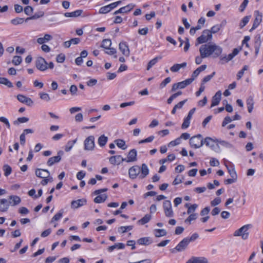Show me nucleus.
Wrapping results in <instances>:
<instances>
[{"label": "nucleus", "instance_id": "338daca9", "mask_svg": "<svg viewBox=\"0 0 263 263\" xmlns=\"http://www.w3.org/2000/svg\"><path fill=\"white\" fill-rule=\"evenodd\" d=\"M210 164L212 166H216L219 165V162L217 159L213 158L211 159L210 161Z\"/></svg>", "mask_w": 263, "mask_h": 263}, {"label": "nucleus", "instance_id": "c03bdc74", "mask_svg": "<svg viewBox=\"0 0 263 263\" xmlns=\"http://www.w3.org/2000/svg\"><path fill=\"white\" fill-rule=\"evenodd\" d=\"M135 5L133 4H129L125 7H122L121 9L123 10L122 12L123 13H127L129 12L132 9L134 8Z\"/></svg>", "mask_w": 263, "mask_h": 263}, {"label": "nucleus", "instance_id": "4be33fe9", "mask_svg": "<svg viewBox=\"0 0 263 263\" xmlns=\"http://www.w3.org/2000/svg\"><path fill=\"white\" fill-rule=\"evenodd\" d=\"M152 242H153L152 239L149 237H142V238L139 239L137 240V243L139 245H145V246L149 245L151 244Z\"/></svg>", "mask_w": 263, "mask_h": 263}, {"label": "nucleus", "instance_id": "a211bd4d", "mask_svg": "<svg viewBox=\"0 0 263 263\" xmlns=\"http://www.w3.org/2000/svg\"><path fill=\"white\" fill-rule=\"evenodd\" d=\"M35 175L37 177L41 178H48L50 175V173L47 170L37 168L35 170Z\"/></svg>", "mask_w": 263, "mask_h": 263}, {"label": "nucleus", "instance_id": "39448f33", "mask_svg": "<svg viewBox=\"0 0 263 263\" xmlns=\"http://www.w3.org/2000/svg\"><path fill=\"white\" fill-rule=\"evenodd\" d=\"M217 140H214L210 137H206L204 140V143L215 152H220V147Z\"/></svg>", "mask_w": 263, "mask_h": 263}, {"label": "nucleus", "instance_id": "bf43d9fd", "mask_svg": "<svg viewBox=\"0 0 263 263\" xmlns=\"http://www.w3.org/2000/svg\"><path fill=\"white\" fill-rule=\"evenodd\" d=\"M217 141L219 142V144L226 147L231 148L232 147V144L227 141L222 140H217Z\"/></svg>", "mask_w": 263, "mask_h": 263}, {"label": "nucleus", "instance_id": "e2e57ef3", "mask_svg": "<svg viewBox=\"0 0 263 263\" xmlns=\"http://www.w3.org/2000/svg\"><path fill=\"white\" fill-rule=\"evenodd\" d=\"M232 121V119L229 116H227L224 118L222 123V126L224 127L227 124L231 122Z\"/></svg>", "mask_w": 263, "mask_h": 263}, {"label": "nucleus", "instance_id": "20e7f679", "mask_svg": "<svg viewBox=\"0 0 263 263\" xmlns=\"http://www.w3.org/2000/svg\"><path fill=\"white\" fill-rule=\"evenodd\" d=\"M212 38V35L210 31L208 29L204 30L202 34L197 39L195 45L198 46L199 44L206 43L211 40Z\"/></svg>", "mask_w": 263, "mask_h": 263}, {"label": "nucleus", "instance_id": "aec40b11", "mask_svg": "<svg viewBox=\"0 0 263 263\" xmlns=\"http://www.w3.org/2000/svg\"><path fill=\"white\" fill-rule=\"evenodd\" d=\"M221 91H218L213 97L211 107H214L218 105L221 100Z\"/></svg>", "mask_w": 263, "mask_h": 263}, {"label": "nucleus", "instance_id": "8fccbe9b", "mask_svg": "<svg viewBox=\"0 0 263 263\" xmlns=\"http://www.w3.org/2000/svg\"><path fill=\"white\" fill-rule=\"evenodd\" d=\"M110 11V10L108 5H106L104 7H102L99 10V13L100 14H105Z\"/></svg>", "mask_w": 263, "mask_h": 263}, {"label": "nucleus", "instance_id": "13d9d810", "mask_svg": "<svg viewBox=\"0 0 263 263\" xmlns=\"http://www.w3.org/2000/svg\"><path fill=\"white\" fill-rule=\"evenodd\" d=\"M63 211H60L59 213H57L52 218L51 222L53 221L59 220L62 216Z\"/></svg>", "mask_w": 263, "mask_h": 263}, {"label": "nucleus", "instance_id": "7ed1b4c3", "mask_svg": "<svg viewBox=\"0 0 263 263\" xmlns=\"http://www.w3.org/2000/svg\"><path fill=\"white\" fill-rule=\"evenodd\" d=\"M204 141L201 134L194 136L190 139V144L192 147L194 148L201 147Z\"/></svg>", "mask_w": 263, "mask_h": 263}, {"label": "nucleus", "instance_id": "f8f14e48", "mask_svg": "<svg viewBox=\"0 0 263 263\" xmlns=\"http://www.w3.org/2000/svg\"><path fill=\"white\" fill-rule=\"evenodd\" d=\"M137 151L135 149H131L129 152L127 158H124L125 160L124 161L126 162L136 161L137 160Z\"/></svg>", "mask_w": 263, "mask_h": 263}, {"label": "nucleus", "instance_id": "ea45409f", "mask_svg": "<svg viewBox=\"0 0 263 263\" xmlns=\"http://www.w3.org/2000/svg\"><path fill=\"white\" fill-rule=\"evenodd\" d=\"M195 78L194 77H191V78L187 79L183 81H182V88H183L187 86V85L191 84L193 81L195 80Z\"/></svg>", "mask_w": 263, "mask_h": 263}, {"label": "nucleus", "instance_id": "9d476101", "mask_svg": "<svg viewBox=\"0 0 263 263\" xmlns=\"http://www.w3.org/2000/svg\"><path fill=\"white\" fill-rule=\"evenodd\" d=\"M163 209L165 215L167 217H172L173 215V212L172 209L171 202L169 200H165L163 202Z\"/></svg>", "mask_w": 263, "mask_h": 263}, {"label": "nucleus", "instance_id": "9b49d317", "mask_svg": "<svg viewBox=\"0 0 263 263\" xmlns=\"http://www.w3.org/2000/svg\"><path fill=\"white\" fill-rule=\"evenodd\" d=\"M255 13L256 14V17L254 21L252 27L250 29V32L256 29L260 24L262 20V14L261 13L258 11H255Z\"/></svg>", "mask_w": 263, "mask_h": 263}, {"label": "nucleus", "instance_id": "cd10ccee", "mask_svg": "<svg viewBox=\"0 0 263 263\" xmlns=\"http://www.w3.org/2000/svg\"><path fill=\"white\" fill-rule=\"evenodd\" d=\"M206 68V65H202L197 68L193 73L192 74V77H194V78H196L198 74L200 73V72L204 70Z\"/></svg>", "mask_w": 263, "mask_h": 263}, {"label": "nucleus", "instance_id": "5fc2aeb1", "mask_svg": "<svg viewBox=\"0 0 263 263\" xmlns=\"http://www.w3.org/2000/svg\"><path fill=\"white\" fill-rule=\"evenodd\" d=\"M40 98L43 100H45L47 102H48L50 100V98L48 94L45 93V92H42L40 93Z\"/></svg>", "mask_w": 263, "mask_h": 263}, {"label": "nucleus", "instance_id": "a878e982", "mask_svg": "<svg viewBox=\"0 0 263 263\" xmlns=\"http://www.w3.org/2000/svg\"><path fill=\"white\" fill-rule=\"evenodd\" d=\"M107 195L105 194L97 196L93 200L96 203L104 202L107 199Z\"/></svg>", "mask_w": 263, "mask_h": 263}, {"label": "nucleus", "instance_id": "393cba45", "mask_svg": "<svg viewBox=\"0 0 263 263\" xmlns=\"http://www.w3.org/2000/svg\"><path fill=\"white\" fill-rule=\"evenodd\" d=\"M125 248V245L123 243H115L114 245L109 247L107 248V250L109 252H112L115 249H123Z\"/></svg>", "mask_w": 263, "mask_h": 263}, {"label": "nucleus", "instance_id": "2f4dec72", "mask_svg": "<svg viewBox=\"0 0 263 263\" xmlns=\"http://www.w3.org/2000/svg\"><path fill=\"white\" fill-rule=\"evenodd\" d=\"M108 138L106 137L105 135H101L98 138V144L100 146H104L105 145L106 143L107 142Z\"/></svg>", "mask_w": 263, "mask_h": 263}, {"label": "nucleus", "instance_id": "7c9ffc66", "mask_svg": "<svg viewBox=\"0 0 263 263\" xmlns=\"http://www.w3.org/2000/svg\"><path fill=\"white\" fill-rule=\"evenodd\" d=\"M44 15V12L43 11H39L37 13H35L33 15H32L30 17H27L25 20V21L27 22L28 21L30 20H36L41 17L43 16Z\"/></svg>", "mask_w": 263, "mask_h": 263}, {"label": "nucleus", "instance_id": "ddd939ff", "mask_svg": "<svg viewBox=\"0 0 263 263\" xmlns=\"http://www.w3.org/2000/svg\"><path fill=\"white\" fill-rule=\"evenodd\" d=\"M140 172V167L138 165L132 166L129 169V176L132 179H135L137 177Z\"/></svg>", "mask_w": 263, "mask_h": 263}, {"label": "nucleus", "instance_id": "72a5a7b5", "mask_svg": "<svg viewBox=\"0 0 263 263\" xmlns=\"http://www.w3.org/2000/svg\"><path fill=\"white\" fill-rule=\"evenodd\" d=\"M115 142L117 144V146L121 149L124 150L127 148V146L125 144V142L123 140L117 139L115 141Z\"/></svg>", "mask_w": 263, "mask_h": 263}, {"label": "nucleus", "instance_id": "4468645a", "mask_svg": "<svg viewBox=\"0 0 263 263\" xmlns=\"http://www.w3.org/2000/svg\"><path fill=\"white\" fill-rule=\"evenodd\" d=\"M17 99L21 103H24L29 106H32L33 104V102L31 98L22 95H18Z\"/></svg>", "mask_w": 263, "mask_h": 263}, {"label": "nucleus", "instance_id": "3c124183", "mask_svg": "<svg viewBox=\"0 0 263 263\" xmlns=\"http://www.w3.org/2000/svg\"><path fill=\"white\" fill-rule=\"evenodd\" d=\"M215 74V72L214 71L212 72V74L206 76L205 77L202 81V84H204V83L209 82Z\"/></svg>", "mask_w": 263, "mask_h": 263}, {"label": "nucleus", "instance_id": "79ce46f5", "mask_svg": "<svg viewBox=\"0 0 263 263\" xmlns=\"http://www.w3.org/2000/svg\"><path fill=\"white\" fill-rule=\"evenodd\" d=\"M250 18V16H245L239 24V27L240 28H242L245 26L249 22Z\"/></svg>", "mask_w": 263, "mask_h": 263}, {"label": "nucleus", "instance_id": "f257e3e1", "mask_svg": "<svg viewBox=\"0 0 263 263\" xmlns=\"http://www.w3.org/2000/svg\"><path fill=\"white\" fill-rule=\"evenodd\" d=\"M200 54L204 58L212 56L213 58L219 57L222 52V48L215 44H204L199 48Z\"/></svg>", "mask_w": 263, "mask_h": 263}, {"label": "nucleus", "instance_id": "1a4fd4ad", "mask_svg": "<svg viewBox=\"0 0 263 263\" xmlns=\"http://www.w3.org/2000/svg\"><path fill=\"white\" fill-rule=\"evenodd\" d=\"M64 155V152L62 151H60L58 152V155L57 156H54L50 158L47 164L48 166H52L55 163H58L60 162L61 160V156Z\"/></svg>", "mask_w": 263, "mask_h": 263}, {"label": "nucleus", "instance_id": "864d4df0", "mask_svg": "<svg viewBox=\"0 0 263 263\" xmlns=\"http://www.w3.org/2000/svg\"><path fill=\"white\" fill-rule=\"evenodd\" d=\"M221 27V25H216L211 28L210 32L212 33H215L219 31Z\"/></svg>", "mask_w": 263, "mask_h": 263}, {"label": "nucleus", "instance_id": "052dcab7", "mask_svg": "<svg viewBox=\"0 0 263 263\" xmlns=\"http://www.w3.org/2000/svg\"><path fill=\"white\" fill-rule=\"evenodd\" d=\"M181 68V64H174L173 66H172L170 68V70L172 72H177Z\"/></svg>", "mask_w": 263, "mask_h": 263}, {"label": "nucleus", "instance_id": "4d7b16f0", "mask_svg": "<svg viewBox=\"0 0 263 263\" xmlns=\"http://www.w3.org/2000/svg\"><path fill=\"white\" fill-rule=\"evenodd\" d=\"M33 11V9L32 7L28 6L25 7L24 12L26 15H30L32 14Z\"/></svg>", "mask_w": 263, "mask_h": 263}, {"label": "nucleus", "instance_id": "58836bf2", "mask_svg": "<svg viewBox=\"0 0 263 263\" xmlns=\"http://www.w3.org/2000/svg\"><path fill=\"white\" fill-rule=\"evenodd\" d=\"M161 58V57H156L155 58L152 59V60H151L148 64H147V70H149L150 68L153 66H154V65H155L159 59H160Z\"/></svg>", "mask_w": 263, "mask_h": 263}, {"label": "nucleus", "instance_id": "f704fd0d", "mask_svg": "<svg viewBox=\"0 0 263 263\" xmlns=\"http://www.w3.org/2000/svg\"><path fill=\"white\" fill-rule=\"evenodd\" d=\"M76 141L77 139L69 141L65 146V151L67 152L70 151L72 148L73 145L76 143Z\"/></svg>", "mask_w": 263, "mask_h": 263}, {"label": "nucleus", "instance_id": "423d86ee", "mask_svg": "<svg viewBox=\"0 0 263 263\" xmlns=\"http://www.w3.org/2000/svg\"><path fill=\"white\" fill-rule=\"evenodd\" d=\"M95 147V138L90 136L84 141V149L86 151H92Z\"/></svg>", "mask_w": 263, "mask_h": 263}, {"label": "nucleus", "instance_id": "49530a36", "mask_svg": "<svg viewBox=\"0 0 263 263\" xmlns=\"http://www.w3.org/2000/svg\"><path fill=\"white\" fill-rule=\"evenodd\" d=\"M29 121V118L27 117H20L17 118V120L14 122V124H18L19 123H26Z\"/></svg>", "mask_w": 263, "mask_h": 263}, {"label": "nucleus", "instance_id": "6ab92c4d", "mask_svg": "<svg viewBox=\"0 0 263 263\" xmlns=\"http://www.w3.org/2000/svg\"><path fill=\"white\" fill-rule=\"evenodd\" d=\"M11 203V201L8 202V200L6 199H0V211L6 212Z\"/></svg>", "mask_w": 263, "mask_h": 263}, {"label": "nucleus", "instance_id": "412c9836", "mask_svg": "<svg viewBox=\"0 0 263 263\" xmlns=\"http://www.w3.org/2000/svg\"><path fill=\"white\" fill-rule=\"evenodd\" d=\"M86 203V199H81L77 200H74L71 202V207L74 209L78 208Z\"/></svg>", "mask_w": 263, "mask_h": 263}, {"label": "nucleus", "instance_id": "c9c22d12", "mask_svg": "<svg viewBox=\"0 0 263 263\" xmlns=\"http://www.w3.org/2000/svg\"><path fill=\"white\" fill-rule=\"evenodd\" d=\"M192 117V116L189 115L187 117L184 119L183 123L182 124V128H187L190 124V120Z\"/></svg>", "mask_w": 263, "mask_h": 263}, {"label": "nucleus", "instance_id": "09e8293b", "mask_svg": "<svg viewBox=\"0 0 263 263\" xmlns=\"http://www.w3.org/2000/svg\"><path fill=\"white\" fill-rule=\"evenodd\" d=\"M22 61V59L20 56H14L12 62L14 65H18L21 63Z\"/></svg>", "mask_w": 263, "mask_h": 263}, {"label": "nucleus", "instance_id": "dca6fc26", "mask_svg": "<svg viewBox=\"0 0 263 263\" xmlns=\"http://www.w3.org/2000/svg\"><path fill=\"white\" fill-rule=\"evenodd\" d=\"M186 263H208V260L204 257L193 256Z\"/></svg>", "mask_w": 263, "mask_h": 263}, {"label": "nucleus", "instance_id": "e433bc0d", "mask_svg": "<svg viewBox=\"0 0 263 263\" xmlns=\"http://www.w3.org/2000/svg\"><path fill=\"white\" fill-rule=\"evenodd\" d=\"M111 45V40L109 39H104L102 41L101 47L105 49H108Z\"/></svg>", "mask_w": 263, "mask_h": 263}, {"label": "nucleus", "instance_id": "a18cd8bd", "mask_svg": "<svg viewBox=\"0 0 263 263\" xmlns=\"http://www.w3.org/2000/svg\"><path fill=\"white\" fill-rule=\"evenodd\" d=\"M180 143H181V137L177 138L176 139H175L174 141H172L171 142H170L168 144V146L170 147H173L179 144Z\"/></svg>", "mask_w": 263, "mask_h": 263}, {"label": "nucleus", "instance_id": "a19ab883", "mask_svg": "<svg viewBox=\"0 0 263 263\" xmlns=\"http://www.w3.org/2000/svg\"><path fill=\"white\" fill-rule=\"evenodd\" d=\"M4 175L5 176H8L12 172L11 167L8 164H5L3 166Z\"/></svg>", "mask_w": 263, "mask_h": 263}, {"label": "nucleus", "instance_id": "2eb2a0df", "mask_svg": "<svg viewBox=\"0 0 263 263\" xmlns=\"http://www.w3.org/2000/svg\"><path fill=\"white\" fill-rule=\"evenodd\" d=\"M125 160L120 155L111 156L109 158V162L113 165H119L121 163Z\"/></svg>", "mask_w": 263, "mask_h": 263}, {"label": "nucleus", "instance_id": "de8ad7c7", "mask_svg": "<svg viewBox=\"0 0 263 263\" xmlns=\"http://www.w3.org/2000/svg\"><path fill=\"white\" fill-rule=\"evenodd\" d=\"M197 218V214H190V216L188 218L185 220L184 222L190 224L191 221L195 220Z\"/></svg>", "mask_w": 263, "mask_h": 263}, {"label": "nucleus", "instance_id": "37998d69", "mask_svg": "<svg viewBox=\"0 0 263 263\" xmlns=\"http://www.w3.org/2000/svg\"><path fill=\"white\" fill-rule=\"evenodd\" d=\"M24 22V18L20 17H16L11 20V23L14 25H17L22 24Z\"/></svg>", "mask_w": 263, "mask_h": 263}, {"label": "nucleus", "instance_id": "69168bd1", "mask_svg": "<svg viewBox=\"0 0 263 263\" xmlns=\"http://www.w3.org/2000/svg\"><path fill=\"white\" fill-rule=\"evenodd\" d=\"M69 90L72 95H76L78 91V88L76 85H72L70 87Z\"/></svg>", "mask_w": 263, "mask_h": 263}, {"label": "nucleus", "instance_id": "c85d7f7f", "mask_svg": "<svg viewBox=\"0 0 263 263\" xmlns=\"http://www.w3.org/2000/svg\"><path fill=\"white\" fill-rule=\"evenodd\" d=\"M152 218V216L150 214H146L142 218L140 219L138 221V223L142 225H143L148 222Z\"/></svg>", "mask_w": 263, "mask_h": 263}, {"label": "nucleus", "instance_id": "680f3d73", "mask_svg": "<svg viewBox=\"0 0 263 263\" xmlns=\"http://www.w3.org/2000/svg\"><path fill=\"white\" fill-rule=\"evenodd\" d=\"M171 81V79L170 77L166 78L165 79H164L160 84V88H162L164 87L166 84L169 83Z\"/></svg>", "mask_w": 263, "mask_h": 263}, {"label": "nucleus", "instance_id": "6e6d98bb", "mask_svg": "<svg viewBox=\"0 0 263 263\" xmlns=\"http://www.w3.org/2000/svg\"><path fill=\"white\" fill-rule=\"evenodd\" d=\"M154 138H155V137L154 136H151L145 139L141 140L139 141V143L142 144V143H144L151 142L152 141H153Z\"/></svg>", "mask_w": 263, "mask_h": 263}, {"label": "nucleus", "instance_id": "0eeeda50", "mask_svg": "<svg viewBox=\"0 0 263 263\" xmlns=\"http://www.w3.org/2000/svg\"><path fill=\"white\" fill-rule=\"evenodd\" d=\"M199 237V235L195 233L190 237H186L182 240V250H185L191 242H193Z\"/></svg>", "mask_w": 263, "mask_h": 263}, {"label": "nucleus", "instance_id": "f03ea898", "mask_svg": "<svg viewBox=\"0 0 263 263\" xmlns=\"http://www.w3.org/2000/svg\"><path fill=\"white\" fill-rule=\"evenodd\" d=\"M251 224L245 225L235 231L233 235L234 236H241L242 239L246 240L249 236V233L248 232V230L251 228Z\"/></svg>", "mask_w": 263, "mask_h": 263}, {"label": "nucleus", "instance_id": "c756f323", "mask_svg": "<svg viewBox=\"0 0 263 263\" xmlns=\"http://www.w3.org/2000/svg\"><path fill=\"white\" fill-rule=\"evenodd\" d=\"M9 199L12 200V204L14 206L18 204L21 202V198L17 196L11 195L9 197Z\"/></svg>", "mask_w": 263, "mask_h": 263}, {"label": "nucleus", "instance_id": "b1692460", "mask_svg": "<svg viewBox=\"0 0 263 263\" xmlns=\"http://www.w3.org/2000/svg\"><path fill=\"white\" fill-rule=\"evenodd\" d=\"M140 171L141 172V175L140 176V177L141 179L144 178L148 174L149 170L147 166L145 163H143L142 164Z\"/></svg>", "mask_w": 263, "mask_h": 263}, {"label": "nucleus", "instance_id": "4c0bfd02", "mask_svg": "<svg viewBox=\"0 0 263 263\" xmlns=\"http://www.w3.org/2000/svg\"><path fill=\"white\" fill-rule=\"evenodd\" d=\"M0 83L5 85L9 88L13 87L12 83L5 78H0Z\"/></svg>", "mask_w": 263, "mask_h": 263}, {"label": "nucleus", "instance_id": "5701e85b", "mask_svg": "<svg viewBox=\"0 0 263 263\" xmlns=\"http://www.w3.org/2000/svg\"><path fill=\"white\" fill-rule=\"evenodd\" d=\"M82 13V10H77L72 12H66L64 15L67 17H76L80 16Z\"/></svg>", "mask_w": 263, "mask_h": 263}, {"label": "nucleus", "instance_id": "473e14b6", "mask_svg": "<svg viewBox=\"0 0 263 263\" xmlns=\"http://www.w3.org/2000/svg\"><path fill=\"white\" fill-rule=\"evenodd\" d=\"M167 233L164 229H155L154 230V235L156 237H160L165 236Z\"/></svg>", "mask_w": 263, "mask_h": 263}, {"label": "nucleus", "instance_id": "774afa93", "mask_svg": "<svg viewBox=\"0 0 263 263\" xmlns=\"http://www.w3.org/2000/svg\"><path fill=\"white\" fill-rule=\"evenodd\" d=\"M249 3L248 0H243V2L241 4L239 7V10L240 12H242L244 11V10L246 9V7H247L248 4Z\"/></svg>", "mask_w": 263, "mask_h": 263}, {"label": "nucleus", "instance_id": "f3484780", "mask_svg": "<svg viewBox=\"0 0 263 263\" xmlns=\"http://www.w3.org/2000/svg\"><path fill=\"white\" fill-rule=\"evenodd\" d=\"M119 48L122 54L125 56L128 57L129 55V49L125 42H121L119 45Z\"/></svg>", "mask_w": 263, "mask_h": 263}, {"label": "nucleus", "instance_id": "603ef678", "mask_svg": "<svg viewBox=\"0 0 263 263\" xmlns=\"http://www.w3.org/2000/svg\"><path fill=\"white\" fill-rule=\"evenodd\" d=\"M198 205L197 204H193L191 205V206L189 207V209L187 211V213L188 214H194L193 212L196 210L197 208Z\"/></svg>", "mask_w": 263, "mask_h": 263}, {"label": "nucleus", "instance_id": "6e6552de", "mask_svg": "<svg viewBox=\"0 0 263 263\" xmlns=\"http://www.w3.org/2000/svg\"><path fill=\"white\" fill-rule=\"evenodd\" d=\"M35 66L36 68L41 71H45L48 69L47 62L42 57H39L36 59Z\"/></svg>", "mask_w": 263, "mask_h": 263}, {"label": "nucleus", "instance_id": "0e129e2a", "mask_svg": "<svg viewBox=\"0 0 263 263\" xmlns=\"http://www.w3.org/2000/svg\"><path fill=\"white\" fill-rule=\"evenodd\" d=\"M65 57L63 54H59L57 55L56 60L58 63H63L65 61Z\"/></svg>", "mask_w": 263, "mask_h": 263}, {"label": "nucleus", "instance_id": "bb28decb", "mask_svg": "<svg viewBox=\"0 0 263 263\" xmlns=\"http://www.w3.org/2000/svg\"><path fill=\"white\" fill-rule=\"evenodd\" d=\"M52 39L51 35L46 34L44 37H39L37 39V42L40 44H44V43L50 41Z\"/></svg>", "mask_w": 263, "mask_h": 263}]
</instances>
